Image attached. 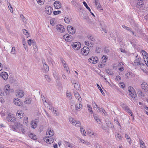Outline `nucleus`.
Masks as SVG:
<instances>
[{"mask_svg": "<svg viewBox=\"0 0 148 148\" xmlns=\"http://www.w3.org/2000/svg\"><path fill=\"white\" fill-rule=\"evenodd\" d=\"M128 90L129 95L133 99L136 97L137 94L136 93L135 90L133 87L130 86L128 87Z\"/></svg>", "mask_w": 148, "mask_h": 148, "instance_id": "nucleus-1", "label": "nucleus"}, {"mask_svg": "<svg viewBox=\"0 0 148 148\" xmlns=\"http://www.w3.org/2000/svg\"><path fill=\"white\" fill-rule=\"evenodd\" d=\"M69 121L71 123L76 127H79L81 125V123L79 121L75 120L71 117L69 119Z\"/></svg>", "mask_w": 148, "mask_h": 148, "instance_id": "nucleus-2", "label": "nucleus"}, {"mask_svg": "<svg viewBox=\"0 0 148 148\" xmlns=\"http://www.w3.org/2000/svg\"><path fill=\"white\" fill-rule=\"evenodd\" d=\"M141 59L140 58H138L135 59L134 61L133 65L134 66H137L140 65V68H142V66L144 65V64L142 63L140 61Z\"/></svg>", "mask_w": 148, "mask_h": 148, "instance_id": "nucleus-3", "label": "nucleus"}, {"mask_svg": "<svg viewBox=\"0 0 148 148\" xmlns=\"http://www.w3.org/2000/svg\"><path fill=\"white\" fill-rule=\"evenodd\" d=\"M81 45L79 42H74L72 43V46L75 50H78L80 48Z\"/></svg>", "mask_w": 148, "mask_h": 148, "instance_id": "nucleus-4", "label": "nucleus"}, {"mask_svg": "<svg viewBox=\"0 0 148 148\" xmlns=\"http://www.w3.org/2000/svg\"><path fill=\"white\" fill-rule=\"evenodd\" d=\"M90 49L87 46L84 47L81 49V53L83 55L87 56L89 52Z\"/></svg>", "mask_w": 148, "mask_h": 148, "instance_id": "nucleus-5", "label": "nucleus"}, {"mask_svg": "<svg viewBox=\"0 0 148 148\" xmlns=\"http://www.w3.org/2000/svg\"><path fill=\"white\" fill-rule=\"evenodd\" d=\"M54 139L55 138L53 137L47 136L44 138V140L46 143H51L54 142Z\"/></svg>", "mask_w": 148, "mask_h": 148, "instance_id": "nucleus-6", "label": "nucleus"}, {"mask_svg": "<svg viewBox=\"0 0 148 148\" xmlns=\"http://www.w3.org/2000/svg\"><path fill=\"white\" fill-rule=\"evenodd\" d=\"M6 119L9 122H14L15 121L16 119L14 117L13 114H12L11 113H9L6 117Z\"/></svg>", "mask_w": 148, "mask_h": 148, "instance_id": "nucleus-7", "label": "nucleus"}, {"mask_svg": "<svg viewBox=\"0 0 148 148\" xmlns=\"http://www.w3.org/2000/svg\"><path fill=\"white\" fill-rule=\"evenodd\" d=\"M73 85H74L75 88L77 90L80 91V87L79 83L77 81L75 80H73L71 81Z\"/></svg>", "mask_w": 148, "mask_h": 148, "instance_id": "nucleus-8", "label": "nucleus"}, {"mask_svg": "<svg viewBox=\"0 0 148 148\" xmlns=\"http://www.w3.org/2000/svg\"><path fill=\"white\" fill-rule=\"evenodd\" d=\"M63 38L66 41L68 42L72 41L73 39L72 36L68 34H66L64 35Z\"/></svg>", "mask_w": 148, "mask_h": 148, "instance_id": "nucleus-9", "label": "nucleus"}, {"mask_svg": "<svg viewBox=\"0 0 148 148\" xmlns=\"http://www.w3.org/2000/svg\"><path fill=\"white\" fill-rule=\"evenodd\" d=\"M122 107V108L126 111L128 112L130 114H131V116H133L131 111L130 110V108L126 104H123Z\"/></svg>", "mask_w": 148, "mask_h": 148, "instance_id": "nucleus-10", "label": "nucleus"}, {"mask_svg": "<svg viewBox=\"0 0 148 148\" xmlns=\"http://www.w3.org/2000/svg\"><path fill=\"white\" fill-rule=\"evenodd\" d=\"M67 29L69 33L72 34H74L75 32V29L71 26H68Z\"/></svg>", "mask_w": 148, "mask_h": 148, "instance_id": "nucleus-11", "label": "nucleus"}, {"mask_svg": "<svg viewBox=\"0 0 148 148\" xmlns=\"http://www.w3.org/2000/svg\"><path fill=\"white\" fill-rule=\"evenodd\" d=\"M57 30L60 32H63L65 31V29L63 26L61 25H58L56 26Z\"/></svg>", "mask_w": 148, "mask_h": 148, "instance_id": "nucleus-12", "label": "nucleus"}, {"mask_svg": "<svg viewBox=\"0 0 148 148\" xmlns=\"http://www.w3.org/2000/svg\"><path fill=\"white\" fill-rule=\"evenodd\" d=\"M141 87L142 89L145 92L148 90V84L146 82H143L141 85Z\"/></svg>", "mask_w": 148, "mask_h": 148, "instance_id": "nucleus-13", "label": "nucleus"}, {"mask_svg": "<svg viewBox=\"0 0 148 148\" xmlns=\"http://www.w3.org/2000/svg\"><path fill=\"white\" fill-rule=\"evenodd\" d=\"M22 125L20 123L18 122L15 123L14 125V126L13 128L15 130L18 131L21 127Z\"/></svg>", "mask_w": 148, "mask_h": 148, "instance_id": "nucleus-14", "label": "nucleus"}, {"mask_svg": "<svg viewBox=\"0 0 148 148\" xmlns=\"http://www.w3.org/2000/svg\"><path fill=\"white\" fill-rule=\"evenodd\" d=\"M45 10L46 13L48 15L51 14L53 10L52 8L50 6H47Z\"/></svg>", "mask_w": 148, "mask_h": 148, "instance_id": "nucleus-15", "label": "nucleus"}, {"mask_svg": "<svg viewBox=\"0 0 148 148\" xmlns=\"http://www.w3.org/2000/svg\"><path fill=\"white\" fill-rule=\"evenodd\" d=\"M54 6L56 9H58L61 8V3L58 1H55L53 4Z\"/></svg>", "mask_w": 148, "mask_h": 148, "instance_id": "nucleus-16", "label": "nucleus"}, {"mask_svg": "<svg viewBox=\"0 0 148 148\" xmlns=\"http://www.w3.org/2000/svg\"><path fill=\"white\" fill-rule=\"evenodd\" d=\"M0 75L4 80H7L8 78V74L5 72H2L0 74Z\"/></svg>", "mask_w": 148, "mask_h": 148, "instance_id": "nucleus-17", "label": "nucleus"}, {"mask_svg": "<svg viewBox=\"0 0 148 148\" xmlns=\"http://www.w3.org/2000/svg\"><path fill=\"white\" fill-rule=\"evenodd\" d=\"M16 93V96L20 98L22 97L24 95L23 91L21 90H18Z\"/></svg>", "mask_w": 148, "mask_h": 148, "instance_id": "nucleus-18", "label": "nucleus"}, {"mask_svg": "<svg viewBox=\"0 0 148 148\" xmlns=\"http://www.w3.org/2000/svg\"><path fill=\"white\" fill-rule=\"evenodd\" d=\"M38 122L36 120H32L31 123V127L33 128H35L37 126Z\"/></svg>", "mask_w": 148, "mask_h": 148, "instance_id": "nucleus-19", "label": "nucleus"}, {"mask_svg": "<svg viewBox=\"0 0 148 148\" xmlns=\"http://www.w3.org/2000/svg\"><path fill=\"white\" fill-rule=\"evenodd\" d=\"M14 103L17 106H20L21 105V102L19 99L17 98H15L14 99Z\"/></svg>", "mask_w": 148, "mask_h": 148, "instance_id": "nucleus-20", "label": "nucleus"}, {"mask_svg": "<svg viewBox=\"0 0 148 148\" xmlns=\"http://www.w3.org/2000/svg\"><path fill=\"white\" fill-rule=\"evenodd\" d=\"M82 101H79L78 103L76 104L75 105V110H78L79 109H81L82 107V105L81 104Z\"/></svg>", "mask_w": 148, "mask_h": 148, "instance_id": "nucleus-21", "label": "nucleus"}, {"mask_svg": "<svg viewBox=\"0 0 148 148\" xmlns=\"http://www.w3.org/2000/svg\"><path fill=\"white\" fill-rule=\"evenodd\" d=\"M142 54L144 57V61L146 62L145 59L147 60L148 59V54L144 50L142 51Z\"/></svg>", "mask_w": 148, "mask_h": 148, "instance_id": "nucleus-22", "label": "nucleus"}, {"mask_svg": "<svg viewBox=\"0 0 148 148\" xmlns=\"http://www.w3.org/2000/svg\"><path fill=\"white\" fill-rule=\"evenodd\" d=\"M54 134L53 132V130H48L46 132V135L47 136H49V137L52 136Z\"/></svg>", "mask_w": 148, "mask_h": 148, "instance_id": "nucleus-23", "label": "nucleus"}, {"mask_svg": "<svg viewBox=\"0 0 148 148\" xmlns=\"http://www.w3.org/2000/svg\"><path fill=\"white\" fill-rule=\"evenodd\" d=\"M93 116L94 119L95 120L96 122L98 123L99 124L100 122V121L99 117V116L96 114H94L93 115Z\"/></svg>", "mask_w": 148, "mask_h": 148, "instance_id": "nucleus-24", "label": "nucleus"}, {"mask_svg": "<svg viewBox=\"0 0 148 148\" xmlns=\"http://www.w3.org/2000/svg\"><path fill=\"white\" fill-rule=\"evenodd\" d=\"M44 70L45 72H47L49 70V67L45 62H42Z\"/></svg>", "mask_w": 148, "mask_h": 148, "instance_id": "nucleus-25", "label": "nucleus"}, {"mask_svg": "<svg viewBox=\"0 0 148 148\" xmlns=\"http://www.w3.org/2000/svg\"><path fill=\"white\" fill-rule=\"evenodd\" d=\"M75 96L76 99L78 100L79 101H82V99L79 94L77 92H76V93L75 94Z\"/></svg>", "mask_w": 148, "mask_h": 148, "instance_id": "nucleus-26", "label": "nucleus"}, {"mask_svg": "<svg viewBox=\"0 0 148 148\" xmlns=\"http://www.w3.org/2000/svg\"><path fill=\"white\" fill-rule=\"evenodd\" d=\"M64 144L66 146L69 147L70 148H72L73 147V144L66 141H64Z\"/></svg>", "mask_w": 148, "mask_h": 148, "instance_id": "nucleus-27", "label": "nucleus"}, {"mask_svg": "<svg viewBox=\"0 0 148 148\" xmlns=\"http://www.w3.org/2000/svg\"><path fill=\"white\" fill-rule=\"evenodd\" d=\"M16 115L18 118H21L23 117V113H22L21 111H18L17 112Z\"/></svg>", "mask_w": 148, "mask_h": 148, "instance_id": "nucleus-28", "label": "nucleus"}, {"mask_svg": "<svg viewBox=\"0 0 148 148\" xmlns=\"http://www.w3.org/2000/svg\"><path fill=\"white\" fill-rule=\"evenodd\" d=\"M125 137L126 139L127 140L129 143V144H131L132 143V140L129 136L127 134H125Z\"/></svg>", "mask_w": 148, "mask_h": 148, "instance_id": "nucleus-29", "label": "nucleus"}, {"mask_svg": "<svg viewBox=\"0 0 148 148\" xmlns=\"http://www.w3.org/2000/svg\"><path fill=\"white\" fill-rule=\"evenodd\" d=\"M29 136L31 138V139H33L34 140H36L37 138V137L36 136L32 133H31L29 135Z\"/></svg>", "mask_w": 148, "mask_h": 148, "instance_id": "nucleus-30", "label": "nucleus"}, {"mask_svg": "<svg viewBox=\"0 0 148 148\" xmlns=\"http://www.w3.org/2000/svg\"><path fill=\"white\" fill-rule=\"evenodd\" d=\"M71 18L68 16L65 17L64 18V21L65 23L69 24L70 23Z\"/></svg>", "mask_w": 148, "mask_h": 148, "instance_id": "nucleus-31", "label": "nucleus"}, {"mask_svg": "<svg viewBox=\"0 0 148 148\" xmlns=\"http://www.w3.org/2000/svg\"><path fill=\"white\" fill-rule=\"evenodd\" d=\"M106 124L108 125V126L110 127L111 128H113L114 127L113 125L111 122L110 121H106Z\"/></svg>", "mask_w": 148, "mask_h": 148, "instance_id": "nucleus-32", "label": "nucleus"}, {"mask_svg": "<svg viewBox=\"0 0 148 148\" xmlns=\"http://www.w3.org/2000/svg\"><path fill=\"white\" fill-rule=\"evenodd\" d=\"M23 33L27 37H28L29 36V34L27 31L25 29H23Z\"/></svg>", "mask_w": 148, "mask_h": 148, "instance_id": "nucleus-33", "label": "nucleus"}, {"mask_svg": "<svg viewBox=\"0 0 148 148\" xmlns=\"http://www.w3.org/2000/svg\"><path fill=\"white\" fill-rule=\"evenodd\" d=\"M32 45L33 49L34 51L36 52L37 51L38 49L37 48V46L35 42H32Z\"/></svg>", "mask_w": 148, "mask_h": 148, "instance_id": "nucleus-34", "label": "nucleus"}, {"mask_svg": "<svg viewBox=\"0 0 148 148\" xmlns=\"http://www.w3.org/2000/svg\"><path fill=\"white\" fill-rule=\"evenodd\" d=\"M32 99H26L24 101V103L25 104H29L31 102Z\"/></svg>", "mask_w": 148, "mask_h": 148, "instance_id": "nucleus-35", "label": "nucleus"}, {"mask_svg": "<svg viewBox=\"0 0 148 148\" xmlns=\"http://www.w3.org/2000/svg\"><path fill=\"white\" fill-rule=\"evenodd\" d=\"M80 131L81 134L83 135L86 136V133L85 130L83 128H80Z\"/></svg>", "mask_w": 148, "mask_h": 148, "instance_id": "nucleus-36", "label": "nucleus"}, {"mask_svg": "<svg viewBox=\"0 0 148 148\" xmlns=\"http://www.w3.org/2000/svg\"><path fill=\"white\" fill-rule=\"evenodd\" d=\"M37 3L40 5H42L44 4L45 0H36Z\"/></svg>", "mask_w": 148, "mask_h": 148, "instance_id": "nucleus-37", "label": "nucleus"}, {"mask_svg": "<svg viewBox=\"0 0 148 148\" xmlns=\"http://www.w3.org/2000/svg\"><path fill=\"white\" fill-rule=\"evenodd\" d=\"M87 38L89 40L91 41H93L95 40V39L92 36L90 35H88L87 36Z\"/></svg>", "mask_w": 148, "mask_h": 148, "instance_id": "nucleus-38", "label": "nucleus"}, {"mask_svg": "<svg viewBox=\"0 0 148 148\" xmlns=\"http://www.w3.org/2000/svg\"><path fill=\"white\" fill-rule=\"evenodd\" d=\"M80 140L82 143L87 145L90 144V143L87 141H85L83 139H80Z\"/></svg>", "mask_w": 148, "mask_h": 148, "instance_id": "nucleus-39", "label": "nucleus"}, {"mask_svg": "<svg viewBox=\"0 0 148 148\" xmlns=\"http://www.w3.org/2000/svg\"><path fill=\"white\" fill-rule=\"evenodd\" d=\"M107 56H103L102 58V62L103 63H105L106 62L107 60Z\"/></svg>", "mask_w": 148, "mask_h": 148, "instance_id": "nucleus-40", "label": "nucleus"}, {"mask_svg": "<svg viewBox=\"0 0 148 148\" xmlns=\"http://www.w3.org/2000/svg\"><path fill=\"white\" fill-rule=\"evenodd\" d=\"M93 61L94 62L95 64L97 63L98 62V58L96 56L92 57Z\"/></svg>", "mask_w": 148, "mask_h": 148, "instance_id": "nucleus-41", "label": "nucleus"}, {"mask_svg": "<svg viewBox=\"0 0 148 148\" xmlns=\"http://www.w3.org/2000/svg\"><path fill=\"white\" fill-rule=\"evenodd\" d=\"M83 3L84 5V6L89 11V12H90V8L88 6L87 4L84 1L83 2Z\"/></svg>", "mask_w": 148, "mask_h": 148, "instance_id": "nucleus-42", "label": "nucleus"}, {"mask_svg": "<svg viewBox=\"0 0 148 148\" xmlns=\"http://www.w3.org/2000/svg\"><path fill=\"white\" fill-rule=\"evenodd\" d=\"M45 77L46 80L48 82H49L51 81V79L48 75H45Z\"/></svg>", "mask_w": 148, "mask_h": 148, "instance_id": "nucleus-43", "label": "nucleus"}, {"mask_svg": "<svg viewBox=\"0 0 148 148\" xmlns=\"http://www.w3.org/2000/svg\"><path fill=\"white\" fill-rule=\"evenodd\" d=\"M92 105L93 107L95 108H96L97 109H99V108L94 101L92 102Z\"/></svg>", "mask_w": 148, "mask_h": 148, "instance_id": "nucleus-44", "label": "nucleus"}, {"mask_svg": "<svg viewBox=\"0 0 148 148\" xmlns=\"http://www.w3.org/2000/svg\"><path fill=\"white\" fill-rule=\"evenodd\" d=\"M96 52L97 53H99L101 51V48L99 47H96L95 49Z\"/></svg>", "mask_w": 148, "mask_h": 148, "instance_id": "nucleus-45", "label": "nucleus"}, {"mask_svg": "<svg viewBox=\"0 0 148 148\" xmlns=\"http://www.w3.org/2000/svg\"><path fill=\"white\" fill-rule=\"evenodd\" d=\"M21 127L19 130V131L20 132H22L23 133H24L25 132V129L23 128V126L22 125V126Z\"/></svg>", "mask_w": 148, "mask_h": 148, "instance_id": "nucleus-46", "label": "nucleus"}, {"mask_svg": "<svg viewBox=\"0 0 148 148\" xmlns=\"http://www.w3.org/2000/svg\"><path fill=\"white\" fill-rule=\"evenodd\" d=\"M8 8L10 10V12H13V11L11 5L9 3H8Z\"/></svg>", "mask_w": 148, "mask_h": 148, "instance_id": "nucleus-47", "label": "nucleus"}, {"mask_svg": "<svg viewBox=\"0 0 148 148\" xmlns=\"http://www.w3.org/2000/svg\"><path fill=\"white\" fill-rule=\"evenodd\" d=\"M97 87L98 88H99V90H100V91H101V94L103 95L104 94H105L103 92V91L102 90V89L101 88L100 86H99L98 84H97Z\"/></svg>", "mask_w": 148, "mask_h": 148, "instance_id": "nucleus-48", "label": "nucleus"}, {"mask_svg": "<svg viewBox=\"0 0 148 148\" xmlns=\"http://www.w3.org/2000/svg\"><path fill=\"white\" fill-rule=\"evenodd\" d=\"M61 12V11L60 10L58 11H54L53 12V14L54 15H57L59 14Z\"/></svg>", "mask_w": 148, "mask_h": 148, "instance_id": "nucleus-49", "label": "nucleus"}, {"mask_svg": "<svg viewBox=\"0 0 148 148\" xmlns=\"http://www.w3.org/2000/svg\"><path fill=\"white\" fill-rule=\"evenodd\" d=\"M97 9L99 10H102V7L100 5V3H98L97 5Z\"/></svg>", "mask_w": 148, "mask_h": 148, "instance_id": "nucleus-50", "label": "nucleus"}, {"mask_svg": "<svg viewBox=\"0 0 148 148\" xmlns=\"http://www.w3.org/2000/svg\"><path fill=\"white\" fill-rule=\"evenodd\" d=\"M84 43L86 45H87L89 47H90L91 46L90 45V44H91V42H89V41L86 40L85 41Z\"/></svg>", "mask_w": 148, "mask_h": 148, "instance_id": "nucleus-51", "label": "nucleus"}, {"mask_svg": "<svg viewBox=\"0 0 148 148\" xmlns=\"http://www.w3.org/2000/svg\"><path fill=\"white\" fill-rule=\"evenodd\" d=\"M115 137L118 140H120V136L119 134L117 133L115 134Z\"/></svg>", "mask_w": 148, "mask_h": 148, "instance_id": "nucleus-52", "label": "nucleus"}, {"mask_svg": "<svg viewBox=\"0 0 148 148\" xmlns=\"http://www.w3.org/2000/svg\"><path fill=\"white\" fill-rule=\"evenodd\" d=\"M115 79L118 82H119V84H120V82H119V81L120 80V77L119 76H117L115 78Z\"/></svg>", "mask_w": 148, "mask_h": 148, "instance_id": "nucleus-53", "label": "nucleus"}, {"mask_svg": "<svg viewBox=\"0 0 148 148\" xmlns=\"http://www.w3.org/2000/svg\"><path fill=\"white\" fill-rule=\"evenodd\" d=\"M87 106L88 107V110L91 113H93V112L92 110V107L91 106L89 105H87Z\"/></svg>", "mask_w": 148, "mask_h": 148, "instance_id": "nucleus-54", "label": "nucleus"}, {"mask_svg": "<svg viewBox=\"0 0 148 148\" xmlns=\"http://www.w3.org/2000/svg\"><path fill=\"white\" fill-rule=\"evenodd\" d=\"M15 49L14 47H13L11 51V53L12 54H15Z\"/></svg>", "mask_w": 148, "mask_h": 148, "instance_id": "nucleus-55", "label": "nucleus"}, {"mask_svg": "<svg viewBox=\"0 0 148 148\" xmlns=\"http://www.w3.org/2000/svg\"><path fill=\"white\" fill-rule=\"evenodd\" d=\"M33 42H34L33 40H32L31 39L27 41L28 44L29 46L31 45L32 44Z\"/></svg>", "mask_w": 148, "mask_h": 148, "instance_id": "nucleus-56", "label": "nucleus"}, {"mask_svg": "<svg viewBox=\"0 0 148 148\" xmlns=\"http://www.w3.org/2000/svg\"><path fill=\"white\" fill-rule=\"evenodd\" d=\"M64 67L65 70L66 71V72L69 73V72H70L69 71V68L67 66H66V65H64V66H63Z\"/></svg>", "mask_w": 148, "mask_h": 148, "instance_id": "nucleus-57", "label": "nucleus"}, {"mask_svg": "<svg viewBox=\"0 0 148 148\" xmlns=\"http://www.w3.org/2000/svg\"><path fill=\"white\" fill-rule=\"evenodd\" d=\"M106 72L110 75H112L113 74V72L109 69L106 70Z\"/></svg>", "mask_w": 148, "mask_h": 148, "instance_id": "nucleus-58", "label": "nucleus"}, {"mask_svg": "<svg viewBox=\"0 0 148 148\" xmlns=\"http://www.w3.org/2000/svg\"><path fill=\"white\" fill-rule=\"evenodd\" d=\"M5 90L9 92L10 91V86L9 85H7L5 86Z\"/></svg>", "mask_w": 148, "mask_h": 148, "instance_id": "nucleus-59", "label": "nucleus"}, {"mask_svg": "<svg viewBox=\"0 0 148 148\" xmlns=\"http://www.w3.org/2000/svg\"><path fill=\"white\" fill-rule=\"evenodd\" d=\"M66 96L69 98V99H71L72 98V96L71 93H67L66 94Z\"/></svg>", "mask_w": 148, "mask_h": 148, "instance_id": "nucleus-60", "label": "nucleus"}, {"mask_svg": "<svg viewBox=\"0 0 148 148\" xmlns=\"http://www.w3.org/2000/svg\"><path fill=\"white\" fill-rule=\"evenodd\" d=\"M93 2L95 3L96 7L97 6L98 3H99L98 0H92Z\"/></svg>", "mask_w": 148, "mask_h": 148, "instance_id": "nucleus-61", "label": "nucleus"}, {"mask_svg": "<svg viewBox=\"0 0 148 148\" xmlns=\"http://www.w3.org/2000/svg\"><path fill=\"white\" fill-rule=\"evenodd\" d=\"M88 61L89 62H90L91 63H92L93 64H95L94 62L93 61V59H92V57H91V58L88 59Z\"/></svg>", "mask_w": 148, "mask_h": 148, "instance_id": "nucleus-62", "label": "nucleus"}, {"mask_svg": "<svg viewBox=\"0 0 148 148\" xmlns=\"http://www.w3.org/2000/svg\"><path fill=\"white\" fill-rule=\"evenodd\" d=\"M60 60L62 62V64H63V66L66 65L65 61L62 58L60 59Z\"/></svg>", "mask_w": 148, "mask_h": 148, "instance_id": "nucleus-63", "label": "nucleus"}, {"mask_svg": "<svg viewBox=\"0 0 148 148\" xmlns=\"http://www.w3.org/2000/svg\"><path fill=\"white\" fill-rule=\"evenodd\" d=\"M114 121L115 123H116L117 124L119 125H120V124L118 121L117 118H115L114 119Z\"/></svg>", "mask_w": 148, "mask_h": 148, "instance_id": "nucleus-64", "label": "nucleus"}]
</instances>
